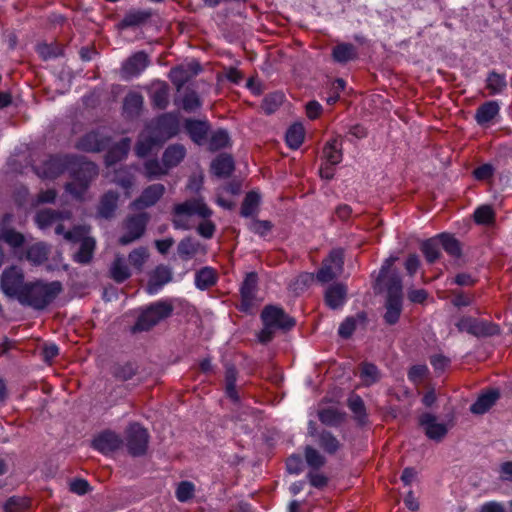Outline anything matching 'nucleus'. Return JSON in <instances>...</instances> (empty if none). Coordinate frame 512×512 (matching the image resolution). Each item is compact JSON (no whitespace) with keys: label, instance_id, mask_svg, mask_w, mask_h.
Segmentation results:
<instances>
[{"label":"nucleus","instance_id":"f257e3e1","mask_svg":"<svg viewBox=\"0 0 512 512\" xmlns=\"http://www.w3.org/2000/svg\"><path fill=\"white\" fill-rule=\"evenodd\" d=\"M61 282H44L41 280L25 283L22 293L19 295V302L22 305L32 307L35 310L46 309L62 292Z\"/></svg>","mask_w":512,"mask_h":512},{"label":"nucleus","instance_id":"f03ea898","mask_svg":"<svg viewBox=\"0 0 512 512\" xmlns=\"http://www.w3.org/2000/svg\"><path fill=\"white\" fill-rule=\"evenodd\" d=\"M174 305L171 300H159L146 306L133 326V332L149 331L161 321L171 317Z\"/></svg>","mask_w":512,"mask_h":512},{"label":"nucleus","instance_id":"7ed1b4c3","mask_svg":"<svg viewBox=\"0 0 512 512\" xmlns=\"http://www.w3.org/2000/svg\"><path fill=\"white\" fill-rule=\"evenodd\" d=\"M172 213L174 228L188 230L191 226L188 224L186 217L197 215L202 219H208L212 215V210L206 205L202 197H194L183 203L175 204Z\"/></svg>","mask_w":512,"mask_h":512},{"label":"nucleus","instance_id":"20e7f679","mask_svg":"<svg viewBox=\"0 0 512 512\" xmlns=\"http://www.w3.org/2000/svg\"><path fill=\"white\" fill-rule=\"evenodd\" d=\"M75 161L76 163L70 167L73 180L66 184V190L74 197L80 198L98 175V168L94 163L77 156Z\"/></svg>","mask_w":512,"mask_h":512},{"label":"nucleus","instance_id":"39448f33","mask_svg":"<svg viewBox=\"0 0 512 512\" xmlns=\"http://www.w3.org/2000/svg\"><path fill=\"white\" fill-rule=\"evenodd\" d=\"M90 227L78 225L64 235L65 240L73 243H80L79 250L74 254L73 259L80 264H89L93 258L96 248V240L90 235Z\"/></svg>","mask_w":512,"mask_h":512},{"label":"nucleus","instance_id":"423d86ee","mask_svg":"<svg viewBox=\"0 0 512 512\" xmlns=\"http://www.w3.org/2000/svg\"><path fill=\"white\" fill-rule=\"evenodd\" d=\"M149 218L147 213L128 216L122 225L124 232L118 240L119 244L125 246L140 239L145 233Z\"/></svg>","mask_w":512,"mask_h":512},{"label":"nucleus","instance_id":"0eeeda50","mask_svg":"<svg viewBox=\"0 0 512 512\" xmlns=\"http://www.w3.org/2000/svg\"><path fill=\"white\" fill-rule=\"evenodd\" d=\"M455 326L459 332H467L475 337H489L500 333L498 325L471 316L461 317Z\"/></svg>","mask_w":512,"mask_h":512},{"label":"nucleus","instance_id":"6e6552de","mask_svg":"<svg viewBox=\"0 0 512 512\" xmlns=\"http://www.w3.org/2000/svg\"><path fill=\"white\" fill-rule=\"evenodd\" d=\"M128 452L133 457L143 456L148 448L149 433L138 423L131 424L125 432Z\"/></svg>","mask_w":512,"mask_h":512},{"label":"nucleus","instance_id":"1a4fd4ad","mask_svg":"<svg viewBox=\"0 0 512 512\" xmlns=\"http://www.w3.org/2000/svg\"><path fill=\"white\" fill-rule=\"evenodd\" d=\"M24 285L23 270L17 266L4 269L0 276V288L9 297H16L19 300Z\"/></svg>","mask_w":512,"mask_h":512},{"label":"nucleus","instance_id":"9d476101","mask_svg":"<svg viewBox=\"0 0 512 512\" xmlns=\"http://www.w3.org/2000/svg\"><path fill=\"white\" fill-rule=\"evenodd\" d=\"M343 264V251L340 249L331 251L329 256L323 260L322 267L316 274L317 280L326 283L335 279L342 273Z\"/></svg>","mask_w":512,"mask_h":512},{"label":"nucleus","instance_id":"9b49d317","mask_svg":"<svg viewBox=\"0 0 512 512\" xmlns=\"http://www.w3.org/2000/svg\"><path fill=\"white\" fill-rule=\"evenodd\" d=\"M263 325L281 330H290L296 324L294 318L290 317L285 311L277 306H265L261 313Z\"/></svg>","mask_w":512,"mask_h":512},{"label":"nucleus","instance_id":"f8f14e48","mask_svg":"<svg viewBox=\"0 0 512 512\" xmlns=\"http://www.w3.org/2000/svg\"><path fill=\"white\" fill-rule=\"evenodd\" d=\"M76 156H52L37 168V174L42 178L54 179L64 171L70 170L71 164L76 163Z\"/></svg>","mask_w":512,"mask_h":512},{"label":"nucleus","instance_id":"ddd939ff","mask_svg":"<svg viewBox=\"0 0 512 512\" xmlns=\"http://www.w3.org/2000/svg\"><path fill=\"white\" fill-rule=\"evenodd\" d=\"M419 425L424 429L425 435L434 441H441L448 433L453 422L440 423L437 417L431 413H423L419 417Z\"/></svg>","mask_w":512,"mask_h":512},{"label":"nucleus","instance_id":"4468645a","mask_svg":"<svg viewBox=\"0 0 512 512\" xmlns=\"http://www.w3.org/2000/svg\"><path fill=\"white\" fill-rule=\"evenodd\" d=\"M150 64L149 56L144 51H138L127 58L121 67L123 78L138 76Z\"/></svg>","mask_w":512,"mask_h":512},{"label":"nucleus","instance_id":"2eb2a0df","mask_svg":"<svg viewBox=\"0 0 512 512\" xmlns=\"http://www.w3.org/2000/svg\"><path fill=\"white\" fill-rule=\"evenodd\" d=\"M122 444L123 440L121 437L112 431L102 432L92 442V446L105 455L118 450Z\"/></svg>","mask_w":512,"mask_h":512},{"label":"nucleus","instance_id":"dca6fc26","mask_svg":"<svg viewBox=\"0 0 512 512\" xmlns=\"http://www.w3.org/2000/svg\"><path fill=\"white\" fill-rule=\"evenodd\" d=\"M110 139L98 132H90L79 139L76 147L85 152H100L105 150Z\"/></svg>","mask_w":512,"mask_h":512},{"label":"nucleus","instance_id":"f3484780","mask_svg":"<svg viewBox=\"0 0 512 512\" xmlns=\"http://www.w3.org/2000/svg\"><path fill=\"white\" fill-rule=\"evenodd\" d=\"M173 273L170 267L166 265H158L149 276L147 283V292L149 294L157 293L165 284L172 280Z\"/></svg>","mask_w":512,"mask_h":512},{"label":"nucleus","instance_id":"a211bd4d","mask_svg":"<svg viewBox=\"0 0 512 512\" xmlns=\"http://www.w3.org/2000/svg\"><path fill=\"white\" fill-rule=\"evenodd\" d=\"M165 186L163 184H152L144 189L139 198L133 202V206L138 209H145L153 206L163 196Z\"/></svg>","mask_w":512,"mask_h":512},{"label":"nucleus","instance_id":"6ab92c4d","mask_svg":"<svg viewBox=\"0 0 512 512\" xmlns=\"http://www.w3.org/2000/svg\"><path fill=\"white\" fill-rule=\"evenodd\" d=\"M157 136L161 140H167L179 132V120L175 114L166 113L161 115L156 125Z\"/></svg>","mask_w":512,"mask_h":512},{"label":"nucleus","instance_id":"aec40b11","mask_svg":"<svg viewBox=\"0 0 512 512\" xmlns=\"http://www.w3.org/2000/svg\"><path fill=\"white\" fill-rule=\"evenodd\" d=\"M185 129L190 138L198 145L206 141L210 126L206 121L187 119L185 121Z\"/></svg>","mask_w":512,"mask_h":512},{"label":"nucleus","instance_id":"412c9836","mask_svg":"<svg viewBox=\"0 0 512 512\" xmlns=\"http://www.w3.org/2000/svg\"><path fill=\"white\" fill-rule=\"evenodd\" d=\"M500 392L497 389H490L486 393L480 395L478 399L470 407V411L476 415L486 413L499 399Z\"/></svg>","mask_w":512,"mask_h":512},{"label":"nucleus","instance_id":"4be33fe9","mask_svg":"<svg viewBox=\"0 0 512 512\" xmlns=\"http://www.w3.org/2000/svg\"><path fill=\"white\" fill-rule=\"evenodd\" d=\"M347 288L341 283L329 286L325 292V302L331 309L341 307L346 299Z\"/></svg>","mask_w":512,"mask_h":512},{"label":"nucleus","instance_id":"5701e85b","mask_svg":"<svg viewBox=\"0 0 512 512\" xmlns=\"http://www.w3.org/2000/svg\"><path fill=\"white\" fill-rule=\"evenodd\" d=\"M498 114V103L496 101H488L477 108L475 120L480 126H488Z\"/></svg>","mask_w":512,"mask_h":512},{"label":"nucleus","instance_id":"b1692460","mask_svg":"<svg viewBox=\"0 0 512 512\" xmlns=\"http://www.w3.org/2000/svg\"><path fill=\"white\" fill-rule=\"evenodd\" d=\"M110 277L117 283L126 281L131 276V271L123 255L117 254L111 263Z\"/></svg>","mask_w":512,"mask_h":512},{"label":"nucleus","instance_id":"393cba45","mask_svg":"<svg viewBox=\"0 0 512 512\" xmlns=\"http://www.w3.org/2000/svg\"><path fill=\"white\" fill-rule=\"evenodd\" d=\"M186 149L182 144L168 146L162 156L163 164L170 169L177 166L185 157Z\"/></svg>","mask_w":512,"mask_h":512},{"label":"nucleus","instance_id":"a878e982","mask_svg":"<svg viewBox=\"0 0 512 512\" xmlns=\"http://www.w3.org/2000/svg\"><path fill=\"white\" fill-rule=\"evenodd\" d=\"M319 447L327 454L334 455L342 447L340 441L328 430H321L316 439Z\"/></svg>","mask_w":512,"mask_h":512},{"label":"nucleus","instance_id":"bb28decb","mask_svg":"<svg viewBox=\"0 0 512 512\" xmlns=\"http://www.w3.org/2000/svg\"><path fill=\"white\" fill-rule=\"evenodd\" d=\"M151 12L147 10H130L125 14L124 18L118 24L120 29L140 26L144 24L150 17Z\"/></svg>","mask_w":512,"mask_h":512},{"label":"nucleus","instance_id":"cd10ccee","mask_svg":"<svg viewBox=\"0 0 512 512\" xmlns=\"http://www.w3.org/2000/svg\"><path fill=\"white\" fill-rule=\"evenodd\" d=\"M238 372L234 365L230 363L225 364V390L227 396L235 403L239 402L240 397L236 390Z\"/></svg>","mask_w":512,"mask_h":512},{"label":"nucleus","instance_id":"c85d7f7f","mask_svg":"<svg viewBox=\"0 0 512 512\" xmlns=\"http://www.w3.org/2000/svg\"><path fill=\"white\" fill-rule=\"evenodd\" d=\"M211 169L218 177H228L234 170L233 158L228 154H220L213 160Z\"/></svg>","mask_w":512,"mask_h":512},{"label":"nucleus","instance_id":"c756f323","mask_svg":"<svg viewBox=\"0 0 512 512\" xmlns=\"http://www.w3.org/2000/svg\"><path fill=\"white\" fill-rule=\"evenodd\" d=\"M131 140L123 138L121 141L112 146L106 154L105 161L108 166L122 160L130 149Z\"/></svg>","mask_w":512,"mask_h":512},{"label":"nucleus","instance_id":"7c9ffc66","mask_svg":"<svg viewBox=\"0 0 512 512\" xmlns=\"http://www.w3.org/2000/svg\"><path fill=\"white\" fill-rule=\"evenodd\" d=\"M347 406L353 412L354 418L359 425L367 423L366 407L363 399L357 394H351L347 399Z\"/></svg>","mask_w":512,"mask_h":512},{"label":"nucleus","instance_id":"2f4dec72","mask_svg":"<svg viewBox=\"0 0 512 512\" xmlns=\"http://www.w3.org/2000/svg\"><path fill=\"white\" fill-rule=\"evenodd\" d=\"M318 417L322 424L330 427H338L343 423L345 413L329 407L318 410Z\"/></svg>","mask_w":512,"mask_h":512},{"label":"nucleus","instance_id":"473e14b6","mask_svg":"<svg viewBox=\"0 0 512 512\" xmlns=\"http://www.w3.org/2000/svg\"><path fill=\"white\" fill-rule=\"evenodd\" d=\"M118 194L113 191L105 193L100 201L98 212L101 217L109 219L113 217L117 208Z\"/></svg>","mask_w":512,"mask_h":512},{"label":"nucleus","instance_id":"72a5a7b5","mask_svg":"<svg viewBox=\"0 0 512 512\" xmlns=\"http://www.w3.org/2000/svg\"><path fill=\"white\" fill-rule=\"evenodd\" d=\"M49 253L50 249L46 244L35 243L27 249L26 259L33 265H40L48 259Z\"/></svg>","mask_w":512,"mask_h":512},{"label":"nucleus","instance_id":"f704fd0d","mask_svg":"<svg viewBox=\"0 0 512 512\" xmlns=\"http://www.w3.org/2000/svg\"><path fill=\"white\" fill-rule=\"evenodd\" d=\"M69 217V212H58L52 209H43L36 214V222L40 228H46L59 219Z\"/></svg>","mask_w":512,"mask_h":512},{"label":"nucleus","instance_id":"c9c22d12","mask_svg":"<svg viewBox=\"0 0 512 512\" xmlns=\"http://www.w3.org/2000/svg\"><path fill=\"white\" fill-rule=\"evenodd\" d=\"M257 274L251 272L247 274L242 286H241V296L242 300L246 305H250L252 301L255 299V292L257 288Z\"/></svg>","mask_w":512,"mask_h":512},{"label":"nucleus","instance_id":"e433bc0d","mask_svg":"<svg viewBox=\"0 0 512 512\" xmlns=\"http://www.w3.org/2000/svg\"><path fill=\"white\" fill-rule=\"evenodd\" d=\"M386 312L384 320L389 325H394L399 320L402 311V299L387 298L385 303Z\"/></svg>","mask_w":512,"mask_h":512},{"label":"nucleus","instance_id":"4c0bfd02","mask_svg":"<svg viewBox=\"0 0 512 512\" xmlns=\"http://www.w3.org/2000/svg\"><path fill=\"white\" fill-rule=\"evenodd\" d=\"M304 457L307 465L312 470H319L325 466L326 457L313 446L307 445L304 448Z\"/></svg>","mask_w":512,"mask_h":512},{"label":"nucleus","instance_id":"58836bf2","mask_svg":"<svg viewBox=\"0 0 512 512\" xmlns=\"http://www.w3.org/2000/svg\"><path fill=\"white\" fill-rule=\"evenodd\" d=\"M438 236L429 238L421 243L420 250L424 254L427 262L434 263L440 257Z\"/></svg>","mask_w":512,"mask_h":512},{"label":"nucleus","instance_id":"ea45409f","mask_svg":"<svg viewBox=\"0 0 512 512\" xmlns=\"http://www.w3.org/2000/svg\"><path fill=\"white\" fill-rule=\"evenodd\" d=\"M158 138V136L154 137L149 134H141L135 146L136 154L139 157L147 156L161 140Z\"/></svg>","mask_w":512,"mask_h":512},{"label":"nucleus","instance_id":"a19ab883","mask_svg":"<svg viewBox=\"0 0 512 512\" xmlns=\"http://www.w3.org/2000/svg\"><path fill=\"white\" fill-rule=\"evenodd\" d=\"M216 273L210 267L200 269L195 275V285L201 290H205L216 283Z\"/></svg>","mask_w":512,"mask_h":512},{"label":"nucleus","instance_id":"79ce46f5","mask_svg":"<svg viewBox=\"0 0 512 512\" xmlns=\"http://www.w3.org/2000/svg\"><path fill=\"white\" fill-rule=\"evenodd\" d=\"M332 55L335 61L345 63L356 58L357 52L353 44L342 43L334 47Z\"/></svg>","mask_w":512,"mask_h":512},{"label":"nucleus","instance_id":"37998d69","mask_svg":"<svg viewBox=\"0 0 512 512\" xmlns=\"http://www.w3.org/2000/svg\"><path fill=\"white\" fill-rule=\"evenodd\" d=\"M0 241L5 242L12 248H20L25 242V237L13 228H2L0 229Z\"/></svg>","mask_w":512,"mask_h":512},{"label":"nucleus","instance_id":"c03bdc74","mask_svg":"<svg viewBox=\"0 0 512 512\" xmlns=\"http://www.w3.org/2000/svg\"><path fill=\"white\" fill-rule=\"evenodd\" d=\"M200 244L192 237L183 238L177 246V252L182 259L192 258L199 250Z\"/></svg>","mask_w":512,"mask_h":512},{"label":"nucleus","instance_id":"a18cd8bd","mask_svg":"<svg viewBox=\"0 0 512 512\" xmlns=\"http://www.w3.org/2000/svg\"><path fill=\"white\" fill-rule=\"evenodd\" d=\"M507 86L504 74H499L492 71L488 74L486 79V88L489 90L490 95L501 93Z\"/></svg>","mask_w":512,"mask_h":512},{"label":"nucleus","instance_id":"49530a36","mask_svg":"<svg viewBox=\"0 0 512 512\" xmlns=\"http://www.w3.org/2000/svg\"><path fill=\"white\" fill-rule=\"evenodd\" d=\"M143 105V96L139 93H129L124 99V111L131 117L137 116Z\"/></svg>","mask_w":512,"mask_h":512},{"label":"nucleus","instance_id":"de8ad7c7","mask_svg":"<svg viewBox=\"0 0 512 512\" xmlns=\"http://www.w3.org/2000/svg\"><path fill=\"white\" fill-rule=\"evenodd\" d=\"M439 243L443 249L453 257L461 256V247L459 241L448 233L438 235Z\"/></svg>","mask_w":512,"mask_h":512},{"label":"nucleus","instance_id":"09e8293b","mask_svg":"<svg viewBox=\"0 0 512 512\" xmlns=\"http://www.w3.org/2000/svg\"><path fill=\"white\" fill-rule=\"evenodd\" d=\"M136 372L137 367L131 362L124 364L117 363L113 365L111 369L112 375L120 381H127L131 379L136 374Z\"/></svg>","mask_w":512,"mask_h":512},{"label":"nucleus","instance_id":"8fccbe9b","mask_svg":"<svg viewBox=\"0 0 512 512\" xmlns=\"http://www.w3.org/2000/svg\"><path fill=\"white\" fill-rule=\"evenodd\" d=\"M304 140V127L300 123L293 124L286 133V142L292 149L300 147Z\"/></svg>","mask_w":512,"mask_h":512},{"label":"nucleus","instance_id":"3c124183","mask_svg":"<svg viewBox=\"0 0 512 512\" xmlns=\"http://www.w3.org/2000/svg\"><path fill=\"white\" fill-rule=\"evenodd\" d=\"M168 168L162 166L157 159H150L144 163V175L150 179H158L168 173Z\"/></svg>","mask_w":512,"mask_h":512},{"label":"nucleus","instance_id":"603ef678","mask_svg":"<svg viewBox=\"0 0 512 512\" xmlns=\"http://www.w3.org/2000/svg\"><path fill=\"white\" fill-rule=\"evenodd\" d=\"M153 105L159 109H165L169 103V88L165 83L158 84L152 92Z\"/></svg>","mask_w":512,"mask_h":512},{"label":"nucleus","instance_id":"864d4df0","mask_svg":"<svg viewBox=\"0 0 512 512\" xmlns=\"http://www.w3.org/2000/svg\"><path fill=\"white\" fill-rule=\"evenodd\" d=\"M324 156L327 160V162L334 166L341 162L342 160V151L339 148L338 140L333 139L332 141L328 142L323 149Z\"/></svg>","mask_w":512,"mask_h":512},{"label":"nucleus","instance_id":"5fc2aeb1","mask_svg":"<svg viewBox=\"0 0 512 512\" xmlns=\"http://www.w3.org/2000/svg\"><path fill=\"white\" fill-rule=\"evenodd\" d=\"M196 73H197V71L192 73L188 69L180 66V67L173 68L170 71L169 76H170L172 83L176 86V89L179 91L191 79V77Z\"/></svg>","mask_w":512,"mask_h":512},{"label":"nucleus","instance_id":"6e6d98bb","mask_svg":"<svg viewBox=\"0 0 512 512\" xmlns=\"http://www.w3.org/2000/svg\"><path fill=\"white\" fill-rule=\"evenodd\" d=\"M259 202L260 196L256 192L247 193L241 206V215L243 217L252 216L258 208Z\"/></svg>","mask_w":512,"mask_h":512},{"label":"nucleus","instance_id":"4d7b16f0","mask_svg":"<svg viewBox=\"0 0 512 512\" xmlns=\"http://www.w3.org/2000/svg\"><path fill=\"white\" fill-rule=\"evenodd\" d=\"M360 377L366 385H371L379 380L380 373L374 364L364 362L360 365Z\"/></svg>","mask_w":512,"mask_h":512},{"label":"nucleus","instance_id":"13d9d810","mask_svg":"<svg viewBox=\"0 0 512 512\" xmlns=\"http://www.w3.org/2000/svg\"><path fill=\"white\" fill-rule=\"evenodd\" d=\"M387 298L402 299V280L397 273H392L386 282Z\"/></svg>","mask_w":512,"mask_h":512},{"label":"nucleus","instance_id":"bf43d9fd","mask_svg":"<svg viewBox=\"0 0 512 512\" xmlns=\"http://www.w3.org/2000/svg\"><path fill=\"white\" fill-rule=\"evenodd\" d=\"M284 96L280 93L267 95L262 102L261 108L266 114L274 113L283 103Z\"/></svg>","mask_w":512,"mask_h":512},{"label":"nucleus","instance_id":"052dcab7","mask_svg":"<svg viewBox=\"0 0 512 512\" xmlns=\"http://www.w3.org/2000/svg\"><path fill=\"white\" fill-rule=\"evenodd\" d=\"M494 211L489 205H482L474 212V220L478 224L489 225L494 222Z\"/></svg>","mask_w":512,"mask_h":512},{"label":"nucleus","instance_id":"680f3d73","mask_svg":"<svg viewBox=\"0 0 512 512\" xmlns=\"http://www.w3.org/2000/svg\"><path fill=\"white\" fill-rule=\"evenodd\" d=\"M113 181L124 189H130L134 184V175L128 168H120L115 171Z\"/></svg>","mask_w":512,"mask_h":512},{"label":"nucleus","instance_id":"e2e57ef3","mask_svg":"<svg viewBox=\"0 0 512 512\" xmlns=\"http://www.w3.org/2000/svg\"><path fill=\"white\" fill-rule=\"evenodd\" d=\"M195 486L190 481H182L176 489V498L180 502H187L194 497Z\"/></svg>","mask_w":512,"mask_h":512},{"label":"nucleus","instance_id":"0e129e2a","mask_svg":"<svg viewBox=\"0 0 512 512\" xmlns=\"http://www.w3.org/2000/svg\"><path fill=\"white\" fill-rule=\"evenodd\" d=\"M148 256V250L145 247H139L129 253L128 260L132 266L141 270Z\"/></svg>","mask_w":512,"mask_h":512},{"label":"nucleus","instance_id":"69168bd1","mask_svg":"<svg viewBox=\"0 0 512 512\" xmlns=\"http://www.w3.org/2000/svg\"><path fill=\"white\" fill-rule=\"evenodd\" d=\"M37 51L44 60L56 58L63 54V48L58 44H40L37 46Z\"/></svg>","mask_w":512,"mask_h":512},{"label":"nucleus","instance_id":"338daca9","mask_svg":"<svg viewBox=\"0 0 512 512\" xmlns=\"http://www.w3.org/2000/svg\"><path fill=\"white\" fill-rule=\"evenodd\" d=\"M29 505V500L24 497H10L4 504L5 512H22Z\"/></svg>","mask_w":512,"mask_h":512},{"label":"nucleus","instance_id":"774afa93","mask_svg":"<svg viewBox=\"0 0 512 512\" xmlns=\"http://www.w3.org/2000/svg\"><path fill=\"white\" fill-rule=\"evenodd\" d=\"M229 141L228 133L225 130L216 131L210 139L209 147L211 150H219L224 148Z\"/></svg>","mask_w":512,"mask_h":512}]
</instances>
